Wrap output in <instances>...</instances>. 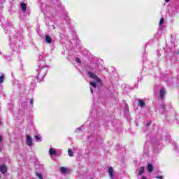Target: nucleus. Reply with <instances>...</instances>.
Instances as JSON below:
<instances>
[{
  "instance_id": "f257e3e1",
  "label": "nucleus",
  "mask_w": 179,
  "mask_h": 179,
  "mask_svg": "<svg viewBox=\"0 0 179 179\" xmlns=\"http://www.w3.org/2000/svg\"><path fill=\"white\" fill-rule=\"evenodd\" d=\"M88 76L89 78H91V79H94V80H96V82H97L98 83H101V79H100V78H99L97 75L92 72H89Z\"/></svg>"
},
{
  "instance_id": "f03ea898",
  "label": "nucleus",
  "mask_w": 179,
  "mask_h": 179,
  "mask_svg": "<svg viewBox=\"0 0 179 179\" xmlns=\"http://www.w3.org/2000/svg\"><path fill=\"white\" fill-rule=\"evenodd\" d=\"M0 171L1 174H6L8 173V166L4 164L0 165Z\"/></svg>"
},
{
  "instance_id": "7ed1b4c3",
  "label": "nucleus",
  "mask_w": 179,
  "mask_h": 179,
  "mask_svg": "<svg viewBox=\"0 0 179 179\" xmlns=\"http://www.w3.org/2000/svg\"><path fill=\"white\" fill-rule=\"evenodd\" d=\"M27 146H33V138L30 134H27Z\"/></svg>"
},
{
  "instance_id": "20e7f679",
  "label": "nucleus",
  "mask_w": 179,
  "mask_h": 179,
  "mask_svg": "<svg viewBox=\"0 0 179 179\" xmlns=\"http://www.w3.org/2000/svg\"><path fill=\"white\" fill-rule=\"evenodd\" d=\"M60 171L62 174H69V173H71V169L65 167H60Z\"/></svg>"
},
{
  "instance_id": "39448f33",
  "label": "nucleus",
  "mask_w": 179,
  "mask_h": 179,
  "mask_svg": "<svg viewBox=\"0 0 179 179\" xmlns=\"http://www.w3.org/2000/svg\"><path fill=\"white\" fill-rule=\"evenodd\" d=\"M108 174L110 179H114V169L112 166L108 168Z\"/></svg>"
},
{
  "instance_id": "423d86ee",
  "label": "nucleus",
  "mask_w": 179,
  "mask_h": 179,
  "mask_svg": "<svg viewBox=\"0 0 179 179\" xmlns=\"http://www.w3.org/2000/svg\"><path fill=\"white\" fill-rule=\"evenodd\" d=\"M138 107H145L146 106V103L143 99L138 100Z\"/></svg>"
},
{
  "instance_id": "0eeeda50",
  "label": "nucleus",
  "mask_w": 179,
  "mask_h": 179,
  "mask_svg": "<svg viewBox=\"0 0 179 179\" xmlns=\"http://www.w3.org/2000/svg\"><path fill=\"white\" fill-rule=\"evenodd\" d=\"M166 94V91L164 88L161 89L159 91V97L160 99H164V96Z\"/></svg>"
},
{
  "instance_id": "6e6552de",
  "label": "nucleus",
  "mask_w": 179,
  "mask_h": 179,
  "mask_svg": "<svg viewBox=\"0 0 179 179\" xmlns=\"http://www.w3.org/2000/svg\"><path fill=\"white\" fill-rule=\"evenodd\" d=\"M20 8L22 12H26V9H27V4H26V3H21Z\"/></svg>"
},
{
  "instance_id": "1a4fd4ad",
  "label": "nucleus",
  "mask_w": 179,
  "mask_h": 179,
  "mask_svg": "<svg viewBox=\"0 0 179 179\" xmlns=\"http://www.w3.org/2000/svg\"><path fill=\"white\" fill-rule=\"evenodd\" d=\"M49 153L50 156H57V151L54 148H50Z\"/></svg>"
},
{
  "instance_id": "9d476101",
  "label": "nucleus",
  "mask_w": 179,
  "mask_h": 179,
  "mask_svg": "<svg viewBox=\"0 0 179 179\" xmlns=\"http://www.w3.org/2000/svg\"><path fill=\"white\" fill-rule=\"evenodd\" d=\"M45 41H46V43H48V44H51V43H52V38H51L50 37V36L46 35V36H45Z\"/></svg>"
},
{
  "instance_id": "9b49d317",
  "label": "nucleus",
  "mask_w": 179,
  "mask_h": 179,
  "mask_svg": "<svg viewBox=\"0 0 179 179\" xmlns=\"http://www.w3.org/2000/svg\"><path fill=\"white\" fill-rule=\"evenodd\" d=\"M143 173H145V167L141 166V167H140V169H139L138 176H142V174H143Z\"/></svg>"
},
{
  "instance_id": "f8f14e48",
  "label": "nucleus",
  "mask_w": 179,
  "mask_h": 179,
  "mask_svg": "<svg viewBox=\"0 0 179 179\" xmlns=\"http://www.w3.org/2000/svg\"><path fill=\"white\" fill-rule=\"evenodd\" d=\"M148 170L150 171V173H152V171H153V164H148Z\"/></svg>"
},
{
  "instance_id": "ddd939ff",
  "label": "nucleus",
  "mask_w": 179,
  "mask_h": 179,
  "mask_svg": "<svg viewBox=\"0 0 179 179\" xmlns=\"http://www.w3.org/2000/svg\"><path fill=\"white\" fill-rule=\"evenodd\" d=\"M68 154L70 157H73V152L72 151V150H68Z\"/></svg>"
},
{
  "instance_id": "4468645a",
  "label": "nucleus",
  "mask_w": 179,
  "mask_h": 179,
  "mask_svg": "<svg viewBox=\"0 0 179 179\" xmlns=\"http://www.w3.org/2000/svg\"><path fill=\"white\" fill-rule=\"evenodd\" d=\"M5 80V77L3 76V74L0 76V83H3V81Z\"/></svg>"
},
{
  "instance_id": "2eb2a0df",
  "label": "nucleus",
  "mask_w": 179,
  "mask_h": 179,
  "mask_svg": "<svg viewBox=\"0 0 179 179\" xmlns=\"http://www.w3.org/2000/svg\"><path fill=\"white\" fill-rule=\"evenodd\" d=\"M90 85H91V86H92L94 89H96V87H97V84H96V83H94V82H90Z\"/></svg>"
},
{
  "instance_id": "dca6fc26",
  "label": "nucleus",
  "mask_w": 179,
  "mask_h": 179,
  "mask_svg": "<svg viewBox=\"0 0 179 179\" xmlns=\"http://www.w3.org/2000/svg\"><path fill=\"white\" fill-rule=\"evenodd\" d=\"M35 139L38 141V142H41V138L40 136H38V135L35 136Z\"/></svg>"
},
{
  "instance_id": "f3484780",
  "label": "nucleus",
  "mask_w": 179,
  "mask_h": 179,
  "mask_svg": "<svg viewBox=\"0 0 179 179\" xmlns=\"http://www.w3.org/2000/svg\"><path fill=\"white\" fill-rule=\"evenodd\" d=\"M76 62H78V64H82V60H81L80 58H79V57H76Z\"/></svg>"
},
{
  "instance_id": "a211bd4d",
  "label": "nucleus",
  "mask_w": 179,
  "mask_h": 179,
  "mask_svg": "<svg viewBox=\"0 0 179 179\" xmlns=\"http://www.w3.org/2000/svg\"><path fill=\"white\" fill-rule=\"evenodd\" d=\"M164 23V18H161L159 21V26H162Z\"/></svg>"
},
{
  "instance_id": "6ab92c4d",
  "label": "nucleus",
  "mask_w": 179,
  "mask_h": 179,
  "mask_svg": "<svg viewBox=\"0 0 179 179\" xmlns=\"http://www.w3.org/2000/svg\"><path fill=\"white\" fill-rule=\"evenodd\" d=\"M36 176L38 177L39 179H43V175L40 173H37Z\"/></svg>"
},
{
  "instance_id": "aec40b11",
  "label": "nucleus",
  "mask_w": 179,
  "mask_h": 179,
  "mask_svg": "<svg viewBox=\"0 0 179 179\" xmlns=\"http://www.w3.org/2000/svg\"><path fill=\"white\" fill-rule=\"evenodd\" d=\"M30 104H31V106H33V104H34V99H31L30 100Z\"/></svg>"
},
{
  "instance_id": "412c9836",
  "label": "nucleus",
  "mask_w": 179,
  "mask_h": 179,
  "mask_svg": "<svg viewBox=\"0 0 179 179\" xmlns=\"http://www.w3.org/2000/svg\"><path fill=\"white\" fill-rule=\"evenodd\" d=\"M156 178H157V179H163V176H156Z\"/></svg>"
},
{
  "instance_id": "4be33fe9",
  "label": "nucleus",
  "mask_w": 179,
  "mask_h": 179,
  "mask_svg": "<svg viewBox=\"0 0 179 179\" xmlns=\"http://www.w3.org/2000/svg\"><path fill=\"white\" fill-rule=\"evenodd\" d=\"M150 124H152V121H150L149 122L147 123V127H149V125H150Z\"/></svg>"
},
{
  "instance_id": "5701e85b",
  "label": "nucleus",
  "mask_w": 179,
  "mask_h": 179,
  "mask_svg": "<svg viewBox=\"0 0 179 179\" xmlns=\"http://www.w3.org/2000/svg\"><path fill=\"white\" fill-rule=\"evenodd\" d=\"M2 139H3V137L2 136H0V143L2 142Z\"/></svg>"
},
{
  "instance_id": "b1692460",
  "label": "nucleus",
  "mask_w": 179,
  "mask_h": 179,
  "mask_svg": "<svg viewBox=\"0 0 179 179\" xmlns=\"http://www.w3.org/2000/svg\"><path fill=\"white\" fill-rule=\"evenodd\" d=\"M90 92L92 94H93V89H92V87H90Z\"/></svg>"
},
{
  "instance_id": "393cba45",
  "label": "nucleus",
  "mask_w": 179,
  "mask_h": 179,
  "mask_svg": "<svg viewBox=\"0 0 179 179\" xmlns=\"http://www.w3.org/2000/svg\"><path fill=\"white\" fill-rule=\"evenodd\" d=\"M162 108H163V110H164V105H162Z\"/></svg>"
},
{
  "instance_id": "a878e982",
  "label": "nucleus",
  "mask_w": 179,
  "mask_h": 179,
  "mask_svg": "<svg viewBox=\"0 0 179 179\" xmlns=\"http://www.w3.org/2000/svg\"><path fill=\"white\" fill-rule=\"evenodd\" d=\"M165 2L169 3L170 2V0H165Z\"/></svg>"
},
{
  "instance_id": "bb28decb",
  "label": "nucleus",
  "mask_w": 179,
  "mask_h": 179,
  "mask_svg": "<svg viewBox=\"0 0 179 179\" xmlns=\"http://www.w3.org/2000/svg\"><path fill=\"white\" fill-rule=\"evenodd\" d=\"M142 179H146V177L143 176V177H142Z\"/></svg>"
},
{
  "instance_id": "cd10ccee",
  "label": "nucleus",
  "mask_w": 179,
  "mask_h": 179,
  "mask_svg": "<svg viewBox=\"0 0 179 179\" xmlns=\"http://www.w3.org/2000/svg\"><path fill=\"white\" fill-rule=\"evenodd\" d=\"M80 129H82L80 127L78 128V131H80Z\"/></svg>"
},
{
  "instance_id": "c85d7f7f",
  "label": "nucleus",
  "mask_w": 179,
  "mask_h": 179,
  "mask_svg": "<svg viewBox=\"0 0 179 179\" xmlns=\"http://www.w3.org/2000/svg\"><path fill=\"white\" fill-rule=\"evenodd\" d=\"M0 152H2V149H1V148H0Z\"/></svg>"
},
{
  "instance_id": "c756f323",
  "label": "nucleus",
  "mask_w": 179,
  "mask_h": 179,
  "mask_svg": "<svg viewBox=\"0 0 179 179\" xmlns=\"http://www.w3.org/2000/svg\"><path fill=\"white\" fill-rule=\"evenodd\" d=\"M1 124H2V123L0 122V125H1Z\"/></svg>"
},
{
  "instance_id": "7c9ffc66",
  "label": "nucleus",
  "mask_w": 179,
  "mask_h": 179,
  "mask_svg": "<svg viewBox=\"0 0 179 179\" xmlns=\"http://www.w3.org/2000/svg\"><path fill=\"white\" fill-rule=\"evenodd\" d=\"M0 178H1V176H0Z\"/></svg>"
}]
</instances>
